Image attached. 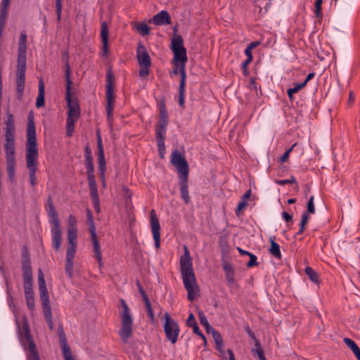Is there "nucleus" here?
Instances as JSON below:
<instances>
[{"label":"nucleus","mask_w":360,"mask_h":360,"mask_svg":"<svg viewBox=\"0 0 360 360\" xmlns=\"http://www.w3.org/2000/svg\"><path fill=\"white\" fill-rule=\"evenodd\" d=\"M38 158L39 152L37 149L34 115L32 112H30L28 115L27 127L25 160L26 166L29 171L30 182L32 186L36 185L37 181L36 172L37 170Z\"/></svg>","instance_id":"1"},{"label":"nucleus","mask_w":360,"mask_h":360,"mask_svg":"<svg viewBox=\"0 0 360 360\" xmlns=\"http://www.w3.org/2000/svg\"><path fill=\"white\" fill-rule=\"evenodd\" d=\"M180 270L183 283L187 291L188 300L193 301L199 295V288L193 268L192 258L186 246L184 247V253L179 261Z\"/></svg>","instance_id":"2"},{"label":"nucleus","mask_w":360,"mask_h":360,"mask_svg":"<svg viewBox=\"0 0 360 360\" xmlns=\"http://www.w3.org/2000/svg\"><path fill=\"white\" fill-rule=\"evenodd\" d=\"M120 304L122 307L120 311L122 328L119 331V335L122 340L127 343L132 334L133 318L125 300L122 299Z\"/></svg>","instance_id":"3"},{"label":"nucleus","mask_w":360,"mask_h":360,"mask_svg":"<svg viewBox=\"0 0 360 360\" xmlns=\"http://www.w3.org/2000/svg\"><path fill=\"white\" fill-rule=\"evenodd\" d=\"M65 76L67 82L66 85V100L68 107V117L74 120H77L80 115V109L79 104L77 101H72L71 99L70 85L72 82L70 80V68L68 63L65 64Z\"/></svg>","instance_id":"4"},{"label":"nucleus","mask_w":360,"mask_h":360,"mask_svg":"<svg viewBox=\"0 0 360 360\" xmlns=\"http://www.w3.org/2000/svg\"><path fill=\"white\" fill-rule=\"evenodd\" d=\"M136 58L141 68L139 72V76L141 77H147L150 72L151 60L146 48L141 43L139 44L136 49Z\"/></svg>","instance_id":"5"},{"label":"nucleus","mask_w":360,"mask_h":360,"mask_svg":"<svg viewBox=\"0 0 360 360\" xmlns=\"http://www.w3.org/2000/svg\"><path fill=\"white\" fill-rule=\"evenodd\" d=\"M171 163L176 169L179 179H188V165L184 155L178 150L171 154Z\"/></svg>","instance_id":"6"},{"label":"nucleus","mask_w":360,"mask_h":360,"mask_svg":"<svg viewBox=\"0 0 360 360\" xmlns=\"http://www.w3.org/2000/svg\"><path fill=\"white\" fill-rule=\"evenodd\" d=\"M113 76L109 71L108 72L106 80V99H107V117L108 123L111 125L113 120V104L115 101V96L113 92Z\"/></svg>","instance_id":"7"},{"label":"nucleus","mask_w":360,"mask_h":360,"mask_svg":"<svg viewBox=\"0 0 360 360\" xmlns=\"http://www.w3.org/2000/svg\"><path fill=\"white\" fill-rule=\"evenodd\" d=\"M164 331L169 341L172 344L176 342L180 332L179 327L177 322L172 319L167 312L165 314Z\"/></svg>","instance_id":"8"},{"label":"nucleus","mask_w":360,"mask_h":360,"mask_svg":"<svg viewBox=\"0 0 360 360\" xmlns=\"http://www.w3.org/2000/svg\"><path fill=\"white\" fill-rule=\"evenodd\" d=\"M150 217L151 231L155 240V247L158 249L160 247V225L154 210L150 211Z\"/></svg>","instance_id":"9"},{"label":"nucleus","mask_w":360,"mask_h":360,"mask_svg":"<svg viewBox=\"0 0 360 360\" xmlns=\"http://www.w3.org/2000/svg\"><path fill=\"white\" fill-rule=\"evenodd\" d=\"M174 54V62L180 63V76L181 77H186V63L188 60L186 55V49H182L172 51Z\"/></svg>","instance_id":"10"},{"label":"nucleus","mask_w":360,"mask_h":360,"mask_svg":"<svg viewBox=\"0 0 360 360\" xmlns=\"http://www.w3.org/2000/svg\"><path fill=\"white\" fill-rule=\"evenodd\" d=\"M91 240L93 245V251L94 253V257L97 260L99 268L103 266V261H102V252L101 250L100 244L97 238L96 232H94V229L92 230V233H90Z\"/></svg>","instance_id":"11"},{"label":"nucleus","mask_w":360,"mask_h":360,"mask_svg":"<svg viewBox=\"0 0 360 360\" xmlns=\"http://www.w3.org/2000/svg\"><path fill=\"white\" fill-rule=\"evenodd\" d=\"M52 248L58 251L61 246L62 232L60 224L53 225L51 228Z\"/></svg>","instance_id":"12"},{"label":"nucleus","mask_w":360,"mask_h":360,"mask_svg":"<svg viewBox=\"0 0 360 360\" xmlns=\"http://www.w3.org/2000/svg\"><path fill=\"white\" fill-rule=\"evenodd\" d=\"M46 210L48 212L49 217V222L53 225L60 224L58 213L56 210L55 206L53 203L52 198L50 196L46 205Z\"/></svg>","instance_id":"13"},{"label":"nucleus","mask_w":360,"mask_h":360,"mask_svg":"<svg viewBox=\"0 0 360 360\" xmlns=\"http://www.w3.org/2000/svg\"><path fill=\"white\" fill-rule=\"evenodd\" d=\"M150 22L156 25H169L171 24V18L167 11H161L153 17Z\"/></svg>","instance_id":"14"},{"label":"nucleus","mask_w":360,"mask_h":360,"mask_svg":"<svg viewBox=\"0 0 360 360\" xmlns=\"http://www.w3.org/2000/svg\"><path fill=\"white\" fill-rule=\"evenodd\" d=\"M108 27L106 22H101V37L103 45V54L107 55L108 53Z\"/></svg>","instance_id":"15"},{"label":"nucleus","mask_w":360,"mask_h":360,"mask_svg":"<svg viewBox=\"0 0 360 360\" xmlns=\"http://www.w3.org/2000/svg\"><path fill=\"white\" fill-rule=\"evenodd\" d=\"M6 159H15V136L6 137L4 146Z\"/></svg>","instance_id":"16"},{"label":"nucleus","mask_w":360,"mask_h":360,"mask_svg":"<svg viewBox=\"0 0 360 360\" xmlns=\"http://www.w3.org/2000/svg\"><path fill=\"white\" fill-rule=\"evenodd\" d=\"M44 316L52 315L48 290L39 292Z\"/></svg>","instance_id":"17"},{"label":"nucleus","mask_w":360,"mask_h":360,"mask_svg":"<svg viewBox=\"0 0 360 360\" xmlns=\"http://www.w3.org/2000/svg\"><path fill=\"white\" fill-rule=\"evenodd\" d=\"M21 336L27 343L28 347L33 348V346H35L32 337L30 334V326L27 321L24 322L22 325Z\"/></svg>","instance_id":"18"},{"label":"nucleus","mask_w":360,"mask_h":360,"mask_svg":"<svg viewBox=\"0 0 360 360\" xmlns=\"http://www.w3.org/2000/svg\"><path fill=\"white\" fill-rule=\"evenodd\" d=\"M254 4L259 17L264 16L271 6V3L267 0H254Z\"/></svg>","instance_id":"19"},{"label":"nucleus","mask_w":360,"mask_h":360,"mask_svg":"<svg viewBox=\"0 0 360 360\" xmlns=\"http://www.w3.org/2000/svg\"><path fill=\"white\" fill-rule=\"evenodd\" d=\"M22 269L24 272L32 271L30 260L29 258V251L27 247L24 246L22 249Z\"/></svg>","instance_id":"20"},{"label":"nucleus","mask_w":360,"mask_h":360,"mask_svg":"<svg viewBox=\"0 0 360 360\" xmlns=\"http://www.w3.org/2000/svg\"><path fill=\"white\" fill-rule=\"evenodd\" d=\"M45 86L43 79L41 78L39 81V91L36 101V107L39 108L44 105Z\"/></svg>","instance_id":"21"},{"label":"nucleus","mask_w":360,"mask_h":360,"mask_svg":"<svg viewBox=\"0 0 360 360\" xmlns=\"http://www.w3.org/2000/svg\"><path fill=\"white\" fill-rule=\"evenodd\" d=\"M26 71V53H18L17 75H25Z\"/></svg>","instance_id":"22"},{"label":"nucleus","mask_w":360,"mask_h":360,"mask_svg":"<svg viewBox=\"0 0 360 360\" xmlns=\"http://www.w3.org/2000/svg\"><path fill=\"white\" fill-rule=\"evenodd\" d=\"M6 137L15 136L14 120L12 114H8L6 122Z\"/></svg>","instance_id":"23"},{"label":"nucleus","mask_w":360,"mask_h":360,"mask_svg":"<svg viewBox=\"0 0 360 360\" xmlns=\"http://www.w3.org/2000/svg\"><path fill=\"white\" fill-rule=\"evenodd\" d=\"M188 179H180V192L182 199L184 200L186 204L190 202V196L188 188Z\"/></svg>","instance_id":"24"},{"label":"nucleus","mask_w":360,"mask_h":360,"mask_svg":"<svg viewBox=\"0 0 360 360\" xmlns=\"http://www.w3.org/2000/svg\"><path fill=\"white\" fill-rule=\"evenodd\" d=\"M186 79V77H181L179 86L178 103L181 108H184Z\"/></svg>","instance_id":"25"},{"label":"nucleus","mask_w":360,"mask_h":360,"mask_svg":"<svg viewBox=\"0 0 360 360\" xmlns=\"http://www.w3.org/2000/svg\"><path fill=\"white\" fill-rule=\"evenodd\" d=\"M25 75H17V98L20 100L23 96L25 89Z\"/></svg>","instance_id":"26"},{"label":"nucleus","mask_w":360,"mask_h":360,"mask_svg":"<svg viewBox=\"0 0 360 360\" xmlns=\"http://www.w3.org/2000/svg\"><path fill=\"white\" fill-rule=\"evenodd\" d=\"M226 274V279L229 285L234 283L235 271L231 264L226 263L223 266Z\"/></svg>","instance_id":"27"},{"label":"nucleus","mask_w":360,"mask_h":360,"mask_svg":"<svg viewBox=\"0 0 360 360\" xmlns=\"http://www.w3.org/2000/svg\"><path fill=\"white\" fill-rule=\"evenodd\" d=\"M271 246L269 249V253L276 259H281L282 254L280 250V245L275 242L274 238H270Z\"/></svg>","instance_id":"28"},{"label":"nucleus","mask_w":360,"mask_h":360,"mask_svg":"<svg viewBox=\"0 0 360 360\" xmlns=\"http://www.w3.org/2000/svg\"><path fill=\"white\" fill-rule=\"evenodd\" d=\"M185 49L184 46V41L181 35H174L171 41L172 51Z\"/></svg>","instance_id":"29"},{"label":"nucleus","mask_w":360,"mask_h":360,"mask_svg":"<svg viewBox=\"0 0 360 360\" xmlns=\"http://www.w3.org/2000/svg\"><path fill=\"white\" fill-rule=\"evenodd\" d=\"M15 159H6V169L11 181L15 177Z\"/></svg>","instance_id":"30"},{"label":"nucleus","mask_w":360,"mask_h":360,"mask_svg":"<svg viewBox=\"0 0 360 360\" xmlns=\"http://www.w3.org/2000/svg\"><path fill=\"white\" fill-rule=\"evenodd\" d=\"M27 34L25 32H21L18 41V53H27Z\"/></svg>","instance_id":"31"},{"label":"nucleus","mask_w":360,"mask_h":360,"mask_svg":"<svg viewBox=\"0 0 360 360\" xmlns=\"http://www.w3.org/2000/svg\"><path fill=\"white\" fill-rule=\"evenodd\" d=\"M61 349L65 360H74L70 349L66 342L65 338L61 341Z\"/></svg>","instance_id":"32"},{"label":"nucleus","mask_w":360,"mask_h":360,"mask_svg":"<svg viewBox=\"0 0 360 360\" xmlns=\"http://www.w3.org/2000/svg\"><path fill=\"white\" fill-rule=\"evenodd\" d=\"M252 352L256 354L259 360H266L263 349L259 340H256L255 347L252 349Z\"/></svg>","instance_id":"33"},{"label":"nucleus","mask_w":360,"mask_h":360,"mask_svg":"<svg viewBox=\"0 0 360 360\" xmlns=\"http://www.w3.org/2000/svg\"><path fill=\"white\" fill-rule=\"evenodd\" d=\"M25 297L26 304H27V308L31 311H34V309H35V304H34V292H25Z\"/></svg>","instance_id":"34"},{"label":"nucleus","mask_w":360,"mask_h":360,"mask_svg":"<svg viewBox=\"0 0 360 360\" xmlns=\"http://www.w3.org/2000/svg\"><path fill=\"white\" fill-rule=\"evenodd\" d=\"M10 0H1L0 7V19L6 20Z\"/></svg>","instance_id":"35"},{"label":"nucleus","mask_w":360,"mask_h":360,"mask_svg":"<svg viewBox=\"0 0 360 360\" xmlns=\"http://www.w3.org/2000/svg\"><path fill=\"white\" fill-rule=\"evenodd\" d=\"M305 274L307 275L308 278L314 283L318 284L319 282V275L310 266H307L305 268Z\"/></svg>","instance_id":"36"},{"label":"nucleus","mask_w":360,"mask_h":360,"mask_svg":"<svg viewBox=\"0 0 360 360\" xmlns=\"http://www.w3.org/2000/svg\"><path fill=\"white\" fill-rule=\"evenodd\" d=\"M76 121L77 120H74L70 117H67L66 134L68 136H71L72 135L75 128V123Z\"/></svg>","instance_id":"37"},{"label":"nucleus","mask_w":360,"mask_h":360,"mask_svg":"<svg viewBox=\"0 0 360 360\" xmlns=\"http://www.w3.org/2000/svg\"><path fill=\"white\" fill-rule=\"evenodd\" d=\"M166 130L167 128H162L160 127L156 126L155 138L157 141H160L161 143L162 141H165Z\"/></svg>","instance_id":"38"},{"label":"nucleus","mask_w":360,"mask_h":360,"mask_svg":"<svg viewBox=\"0 0 360 360\" xmlns=\"http://www.w3.org/2000/svg\"><path fill=\"white\" fill-rule=\"evenodd\" d=\"M135 28L137 31L139 32V33L142 36H146V35L149 34L150 28L145 22H141V23L136 25Z\"/></svg>","instance_id":"39"},{"label":"nucleus","mask_w":360,"mask_h":360,"mask_svg":"<svg viewBox=\"0 0 360 360\" xmlns=\"http://www.w3.org/2000/svg\"><path fill=\"white\" fill-rule=\"evenodd\" d=\"M90 194H91V197L96 211L99 212L100 207H99V198H98V191L97 190L91 191Z\"/></svg>","instance_id":"40"},{"label":"nucleus","mask_w":360,"mask_h":360,"mask_svg":"<svg viewBox=\"0 0 360 360\" xmlns=\"http://www.w3.org/2000/svg\"><path fill=\"white\" fill-rule=\"evenodd\" d=\"M85 167L87 176L94 175V158L85 160Z\"/></svg>","instance_id":"41"},{"label":"nucleus","mask_w":360,"mask_h":360,"mask_svg":"<svg viewBox=\"0 0 360 360\" xmlns=\"http://www.w3.org/2000/svg\"><path fill=\"white\" fill-rule=\"evenodd\" d=\"M38 277L39 292L47 290L45 279L41 270H39Z\"/></svg>","instance_id":"42"},{"label":"nucleus","mask_w":360,"mask_h":360,"mask_svg":"<svg viewBox=\"0 0 360 360\" xmlns=\"http://www.w3.org/2000/svg\"><path fill=\"white\" fill-rule=\"evenodd\" d=\"M86 216H87V221L89 225V232L92 233V230L94 229V232H96V226L94 221V218L92 213L89 209L86 210Z\"/></svg>","instance_id":"43"},{"label":"nucleus","mask_w":360,"mask_h":360,"mask_svg":"<svg viewBox=\"0 0 360 360\" xmlns=\"http://www.w3.org/2000/svg\"><path fill=\"white\" fill-rule=\"evenodd\" d=\"M74 258L66 257L65 260V272L69 277L72 276L73 270Z\"/></svg>","instance_id":"44"},{"label":"nucleus","mask_w":360,"mask_h":360,"mask_svg":"<svg viewBox=\"0 0 360 360\" xmlns=\"http://www.w3.org/2000/svg\"><path fill=\"white\" fill-rule=\"evenodd\" d=\"M98 169L101 172V174L102 176H103L104 173H105V164H106L104 154H98Z\"/></svg>","instance_id":"45"},{"label":"nucleus","mask_w":360,"mask_h":360,"mask_svg":"<svg viewBox=\"0 0 360 360\" xmlns=\"http://www.w3.org/2000/svg\"><path fill=\"white\" fill-rule=\"evenodd\" d=\"M77 229H68V243H77Z\"/></svg>","instance_id":"46"},{"label":"nucleus","mask_w":360,"mask_h":360,"mask_svg":"<svg viewBox=\"0 0 360 360\" xmlns=\"http://www.w3.org/2000/svg\"><path fill=\"white\" fill-rule=\"evenodd\" d=\"M308 214L309 213H307V212H304L302 215L301 221L300 224V230L297 234H301L304 231L305 225L307 224L308 220H309Z\"/></svg>","instance_id":"47"},{"label":"nucleus","mask_w":360,"mask_h":360,"mask_svg":"<svg viewBox=\"0 0 360 360\" xmlns=\"http://www.w3.org/2000/svg\"><path fill=\"white\" fill-rule=\"evenodd\" d=\"M30 354L27 356V360H40L39 355L37 352L36 345L32 347H28Z\"/></svg>","instance_id":"48"},{"label":"nucleus","mask_w":360,"mask_h":360,"mask_svg":"<svg viewBox=\"0 0 360 360\" xmlns=\"http://www.w3.org/2000/svg\"><path fill=\"white\" fill-rule=\"evenodd\" d=\"M199 321L200 323L204 326L206 330L208 331L210 329L214 330L212 327L209 324L208 321L205 315L202 312H199Z\"/></svg>","instance_id":"49"},{"label":"nucleus","mask_w":360,"mask_h":360,"mask_svg":"<svg viewBox=\"0 0 360 360\" xmlns=\"http://www.w3.org/2000/svg\"><path fill=\"white\" fill-rule=\"evenodd\" d=\"M77 248V243H68V247L66 253V257L74 258L75 252Z\"/></svg>","instance_id":"50"},{"label":"nucleus","mask_w":360,"mask_h":360,"mask_svg":"<svg viewBox=\"0 0 360 360\" xmlns=\"http://www.w3.org/2000/svg\"><path fill=\"white\" fill-rule=\"evenodd\" d=\"M87 179H88V182H89V188L90 191L97 190V185L96 183L95 175L87 176Z\"/></svg>","instance_id":"51"},{"label":"nucleus","mask_w":360,"mask_h":360,"mask_svg":"<svg viewBox=\"0 0 360 360\" xmlns=\"http://www.w3.org/2000/svg\"><path fill=\"white\" fill-rule=\"evenodd\" d=\"M323 3V0H316L315 1V15L317 18L322 17L321 13V4Z\"/></svg>","instance_id":"52"},{"label":"nucleus","mask_w":360,"mask_h":360,"mask_svg":"<svg viewBox=\"0 0 360 360\" xmlns=\"http://www.w3.org/2000/svg\"><path fill=\"white\" fill-rule=\"evenodd\" d=\"M297 146V143H295L289 149H288L285 153L284 154L282 155V157L280 159V162L281 163H284L285 162L288 160V158H289V155L290 153L292 152V150H293V148Z\"/></svg>","instance_id":"53"},{"label":"nucleus","mask_w":360,"mask_h":360,"mask_svg":"<svg viewBox=\"0 0 360 360\" xmlns=\"http://www.w3.org/2000/svg\"><path fill=\"white\" fill-rule=\"evenodd\" d=\"M56 13H57V20L58 21H60L61 19V13H62V8H63L62 0H56Z\"/></svg>","instance_id":"54"},{"label":"nucleus","mask_w":360,"mask_h":360,"mask_svg":"<svg viewBox=\"0 0 360 360\" xmlns=\"http://www.w3.org/2000/svg\"><path fill=\"white\" fill-rule=\"evenodd\" d=\"M304 86H305L304 84H303V83H296L294 84L293 87L288 89V93L289 94H296L300 90H301L302 88H304Z\"/></svg>","instance_id":"55"},{"label":"nucleus","mask_w":360,"mask_h":360,"mask_svg":"<svg viewBox=\"0 0 360 360\" xmlns=\"http://www.w3.org/2000/svg\"><path fill=\"white\" fill-rule=\"evenodd\" d=\"M68 229H77V220L73 215H70L68 217Z\"/></svg>","instance_id":"56"},{"label":"nucleus","mask_w":360,"mask_h":360,"mask_svg":"<svg viewBox=\"0 0 360 360\" xmlns=\"http://www.w3.org/2000/svg\"><path fill=\"white\" fill-rule=\"evenodd\" d=\"M314 199V196H311L307 202V211L306 212L309 214H314L315 212Z\"/></svg>","instance_id":"57"},{"label":"nucleus","mask_w":360,"mask_h":360,"mask_svg":"<svg viewBox=\"0 0 360 360\" xmlns=\"http://www.w3.org/2000/svg\"><path fill=\"white\" fill-rule=\"evenodd\" d=\"M247 205H248L247 202H245V201L241 200L239 202V203L238 204V206H237L236 210L235 211L236 214L237 216H239L240 214L241 213V212L246 207Z\"/></svg>","instance_id":"58"},{"label":"nucleus","mask_w":360,"mask_h":360,"mask_svg":"<svg viewBox=\"0 0 360 360\" xmlns=\"http://www.w3.org/2000/svg\"><path fill=\"white\" fill-rule=\"evenodd\" d=\"M248 256L250 257V261L247 263V266L248 267L257 266L258 264L257 257L252 253H250Z\"/></svg>","instance_id":"59"},{"label":"nucleus","mask_w":360,"mask_h":360,"mask_svg":"<svg viewBox=\"0 0 360 360\" xmlns=\"http://www.w3.org/2000/svg\"><path fill=\"white\" fill-rule=\"evenodd\" d=\"M277 184L278 185H285V184H295L296 183V179L294 176H291L290 179H281L278 180L276 181Z\"/></svg>","instance_id":"60"},{"label":"nucleus","mask_w":360,"mask_h":360,"mask_svg":"<svg viewBox=\"0 0 360 360\" xmlns=\"http://www.w3.org/2000/svg\"><path fill=\"white\" fill-rule=\"evenodd\" d=\"M97 145L98 149V154H104L102 139L98 131H97Z\"/></svg>","instance_id":"61"},{"label":"nucleus","mask_w":360,"mask_h":360,"mask_svg":"<svg viewBox=\"0 0 360 360\" xmlns=\"http://www.w3.org/2000/svg\"><path fill=\"white\" fill-rule=\"evenodd\" d=\"M343 342L350 349H352L355 346L357 345L354 340L349 338H345L343 339Z\"/></svg>","instance_id":"62"},{"label":"nucleus","mask_w":360,"mask_h":360,"mask_svg":"<svg viewBox=\"0 0 360 360\" xmlns=\"http://www.w3.org/2000/svg\"><path fill=\"white\" fill-rule=\"evenodd\" d=\"M213 337H214L216 344L219 346H221L222 343H223V340H222V338H221V335L219 333L214 331Z\"/></svg>","instance_id":"63"},{"label":"nucleus","mask_w":360,"mask_h":360,"mask_svg":"<svg viewBox=\"0 0 360 360\" xmlns=\"http://www.w3.org/2000/svg\"><path fill=\"white\" fill-rule=\"evenodd\" d=\"M197 323L194 317V315L193 314H190L187 320H186V325L188 327H193L194 324Z\"/></svg>","instance_id":"64"}]
</instances>
